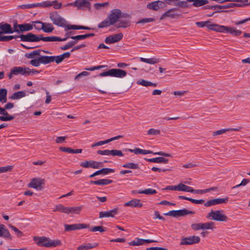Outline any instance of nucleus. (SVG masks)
I'll list each match as a JSON object with an SVG mask.
<instances>
[{
  "instance_id": "1",
  "label": "nucleus",
  "mask_w": 250,
  "mask_h": 250,
  "mask_svg": "<svg viewBox=\"0 0 250 250\" xmlns=\"http://www.w3.org/2000/svg\"><path fill=\"white\" fill-rule=\"evenodd\" d=\"M63 60V59L62 55L57 56H42L38 57L37 59H32L30 61V63L34 66L38 67L41 64L45 65L54 62L59 64L62 62Z\"/></svg>"
},
{
  "instance_id": "2",
  "label": "nucleus",
  "mask_w": 250,
  "mask_h": 250,
  "mask_svg": "<svg viewBox=\"0 0 250 250\" xmlns=\"http://www.w3.org/2000/svg\"><path fill=\"white\" fill-rule=\"evenodd\" d=\"M33 240L38 246L46 248L56 247L62 245L60 240H51L45 236H34Z\"/></svg>"
},
{
  "instance_id": "3",
  "label": "nucleus",
  "mask_w": 250,
  "mask_h": 250,
  "mask_svg": "<svg viewBox=\"0 0 250 250\" xmlns=\"http://www.w3.org/2000/svg\"><path fill=\"white\" fill-rule=\"evenodd\" d=\"M207 218L219 222H226L228 220V217L224 213L223 210H211L206 216Z\"/></svg>"
},
{
  "instance_id": "4",
  "label": "nucleus",
  "mask_w": 250,
  "mask_h": 250,
  "mask_svg": "<svg viewBox=\"0 0 250 250\" xmlns=\"http://www.w3.org/2000/svg\"><path fill=\"white\" fill-rule=\"evenodd\" d=\"M126 74V72L124 70L113 68L100 73V76L101 77L109 76L111 77L122 78L125 77Z\"/></svg>"
},
{
  "instance_id": "5",
  "label": "nucleus",
  "mask_w": 250,
  "mask_h": 250,
  "mask_svg": "<svg viewBox=\"0 0 250 250\" xmlns=\"http://www.w3.org/2000/svg\"><path fill=\"white\" fill-rule=\"evenodd\" d=\"M49 18L53 24L60 27L66 28L67 25L65 20L62 17L58 12H54L50 13Z\"/></svg>"
},
{
  "instance_id": "6",
  "label": "nucleus",
  "mask_w": 250,
  "mask_h": 250,
  "mask_svg": "<svg viewBox=\"0 0 250 250\" xmlns=\"http://www.w3.org/2000/svg\"><path fill=\"white\" fill-rule=\"evenodd\" d=\"M195 212L184 208L180 210H170L167 213H164L165 216H171L174 217L184 216L188 214H194Z\"/></svg>"
},
{
  "instance_id": "7",
  "label": "nucleus",
  "mask_w": 250,
  "mask_h": 250,
  "mask_svg": "<svg viewBox=\"0 0 250 250\" xmlns=\"http://www.w3.org/2000/svg\"><path fill=\"white\" fill-rule=\"evenodd\" d=\"M41 35H36L32 33H28L26 35L21 34L19 36V38L22 42H38L40 41Z\"/></svg>"
},
{
  "instance_id": "8",
  "label": "nucleus",
  "mask_w": 250,
  "mask_h": 250,
  "mask_svg": "<svg viewBox=\"0 0 250 250\" xmlns=\"http://www.w3.org/2000/svg\"><path fill=\"white\" fill-rule=\"evenodd\" d=\"M45 184V180L41 178H34L28 184L29 188H35L38 190H42Z\"/></svg>"
},
{
  "instance_id": "9",
  "label": "nucleus",
  "mask_w": 250,
  "mask_h": 250,
  "mask_svg": "<svg viewBox=\"0 0 250 250\" xmlns=\"http://www.w3.org/2000/svg\"><path fill=\"white\" fill-rule=\"evenodd\" d=\"M122 12L121 10L118 9H115L111 11V13L107 16V18L109 19L111 23L114 25L121 17Z\"/></svg>"
},
{
  "instance_id": "10",
  "label": "nucleus",
  "mask_w": 250,
  "mask_h": 250,
  "mask_svg": "<svg viewBox=\"0 0 250 250\" xmlns=\"http://www.w3.org/2000/svg\"><path fill=\"white\" fill-rule=\"evenodd\" d=\"M200 238L198 236H191L182 238L180 243L181 245H189L199 243Z\"/></svg>"
},
{
  "instance_id": "11",
  "label": "nucleus",
  "mask_w": 250,
  "mask_h": 250,
  "mask_svg": "<svg viewBox=\"0 0 250 250\" xmlns=\"http://www.w3.org/2000/svg\"><path fill=\"white\" fill-rule=\"evenodd\" d=\"M33 23L41 24V27H37V30H42L45 33H51L54 30L53 26L50 23L42 22L40 21H35Z\"/></svg>"
},
{
  "instance_id": "12",
  "label": "nucleus",
  "mask_w": 250,
  "mask_h": 250,
  "mask_svg": "<svg viewBox=\"0 0 250 250\" xmlns=\"http://www.w3.org/2000/svg\"><path fill=\"white\" fill-rule=\"evenodd\" d=\"M80 166L83 167H91L93 168H99L103 166L102 162H96L93 160L82 162L81 163Z\"/></svg>"
},
{
  "instance_id": "13",
  "label": "nucleus",
  "mask_w": 250,
  "mask_h": 250,
  "mask_svg": "<svg viewBox=\"0 0 250 250\" xmlns=\"http://www.w3.org/2000/svg\"><path fill=\"white\" fill-rule=\"evenodd\" d=\"M65 231H70L75 230H79L83 229L89 228V225L85 224H74L71 225L65 224L64 225Z\"/></svg>"
},
{
  "instance_id": "14",
  "label": "nucleus",
  "mask_w": 250,
  "mask_h": 250,
  "mask_svg": "<svg viewBox=\"0 0 250 250\" xmlns=\"http://www.w3.org/2000/svg\"><path fill=\"white\" fill-rule=\"evenodd\" d=\"M74 6L77 7L78 10H90L91 3L87 0H76L74 1Z\"/></svg>"
},
{
  "instance_id": "15",
  "label": "nucleus",
  "mask_w": 250,
  "mask_h": 250,
  "mask_svg": "<svg viewBox=\"0 0 250 250\" xmlns=\"http://www.w3.org/2000/svg\"><path fill=\"white\" fill-rule=\"evenodd\" d=\"M213 26H214V27H215L213 28V29L214 31L220 33H229L231 35H233V31L235 28V27H229L219 24H217V25Z\"/></svg>"
},
{
  "instance_id": "16",
  "label": "nucleus",
  "mask_w": 250,
  "mask_h": 250,
  "mask_svg": "<svg viewBox=\"0 0 250 250\" xmlns=\"http://www.w3.org/2000/svg\"><path fill=\"white\" fill-rule=\"evenodd\" d=\"M123 38V34L120 33L113 35H110L107 37L104 42L107 44L114 43L121 41Z\"/></svg>"
},
{
  "instance_id": "17",
  "label": "nucleus",
  "mask_w": 250,
  "mask_h": 250,
  "mask_svg": "<svg viewBox=\"0 0 250 250\" xmlns=\"http://www.w3.org/2000/svg\"><path fill=\"white\" fill-rule=\"evenodd\" d=\"M229 200V197H226L225 198H216L208 201L205 203L204 206L206 207H210L212 206L221 204L227 203Z\"/></svg>"
},
{
  "instance_id": "18",
  "label": "nucleus",
  "mask_w": 250,
  "mask_h": 250,
  "mask_svg": "<svg viewBox=\"0 0 250 250\" xmlns=\"http://www.w3.org/2000/svg\"><path fill=\"white\" fill-rule=\"evenodd\" d=\"M164 6V2L161 0L154 1L146 5L147 9L154 11H158L160 8H162Z\"/></svg>"
},
{
  "instance_id": "19",
  "label": "nucleus",
  "mask_w": 250,
  "mask_h": 250,
  "mask_svg": "<svg viewBox=\"0 0 250 250\" xmlns=\"http://www.w3.org/2000/svg\"><path fill=\"white\" fill-rule=\"evenodd\" d=\"M0 34H12L14 33L11 25L7 23H0Z\"/></svg>"
},
{
  "instance_id": "20",
  "label": "nucleus",
  "mask_w": 250,
  "mask_h": 250,
  "mask_svg": "<svg viewBox=\"0 0 250 250\" xmlns=\"http://www.w3.org/2000/svg\"><path fill=\"white\" fill-rule=\"evenodd\" d=\"M68 38V36H67L66 38L63 39L57 36H48L43 37L42 35H41L40 41H42L44 42H62L65 41Z\"/></svg>"
},
{
  "instance_id": "21",
  "label": "nucleus",
  "mask_w": 250,
  "mask_h": 250,
  "mask_svg": "<svg viewBox=\"0 0 250 250\" xmlns=\"http://www.w3.org/2000/svg\"><path fill=\"white\" fill-rule=\"evenodd\" d=\"M118 208H115L112 210L107 211H101L99 213V218H102L104 217H113L114 216L118 214Z\"/></svg>"
},
{
  "instance_id": "22",
  "label": "nucleus",
  "mask_w": 250,
  "mask_h": 250,
  "mask_svg": "<svg viewBox=\"0 0 250 250\" xmlns=\"http://www.w3.org/2000/svg\"><path fill=\"white\" fill-rule=\"evenodd\" d=\"M0 237L5 238L6 239L11 240L12 236L9 231L4 225H0Z\"/></svg>"
},
{
  "instance_id": "23",
  "label": "nucleus",
  "mask_w": 250,
  "mask_h": 250,
  "mask_svg": "<svg viewBox=\"0 0 250 250\" xmlns=\"http://www.w3.org/2000/svg\"><path fill=\"white\" fill-rule=\"evenodd\" d=\"M27 70H28V67H27L15 66L12 68V73L14 75L21 74L26 76Z\"/></svg>"
},
{
  "instance_id": "24",
  "label": "nucleus",
  "mask_w": 250,
  "mask_h": 250,
  "mask_svg": "<svg viewBox=\"0 0 250 250\" xmlns=\"http://www.w3.org/2000/svg\"><path fill=\"white\" fill-rule=\"evenodd\" d=\"M0 114L4 116H0V120L1 121H9L13 120L15 116L13 115H10L8 112L4 111V109L0 107Z\"/></svg>"
},
{
  "instance_id": "25",
  "label": "nucleus",
  "mask_w": 250,
  "mask_h": 250,
  "mask_svg": "<svg viewBox=\"0 0 250 250\" xmlns=\"http://www.w3.org/2000/svg\"><path fill=\"white\" fill-rule=\"evenodd\" d=\"M195 24L199 27H203L207 26L208 29L213 30V28H215L213 25H217V24L211 23L208 21H198L195 23Z\"/></svg>"
},
{
  "instance_id": "26",
  "label": "nucleus",
  "mask_w": 250,
  "mask_h": 250,
  "mask_svg": "<svg viewBox=\"0 0 250 250\" xmlns=\"http://www.w3.org/2000/svg\"><path fill=\"white\" fill-rule=\"evenodd\" d=\"M125 206H130L133 208H141L143 206V204L140 202V200L134 199L125 203Z\"/></svg>"
},
{
  "instance_id": "27",
  "label": "nucleus",
  "mask_w": 250,
  "mask_h": 250,
  "mask_svg": "<svg viewBox=\"0 0 250 250\" xmlns=\"http://www.w3.org/2000/svg\"><path fill=\"white\" fill-rule=\"evenodd\" d=\"M145 160L148 162L156 163L167 164L168 162V160L167 159L162 157H156L151 159L145 158Z\"/></svg>"
},
{
  "instance_id": "28",
  "label": "nucleus",
  "mask_w": 250,
  "mask_h": 250,
  "mask_svg": "<svg viewBox=\"0 0 250 250\" xmlns=\"http://www.w3.org/2000/svg\"><path fill=\"white\" fill-rule=\"evenodd\" d=\"M177 10L176 8H173L169 9L166 12H165L160 17V20H162L166 18L170 17L171 18H173L176 16V14L173 13V12Z\"/></svg>"
},
{
  "instance_id": "29",
  "label": "nucleus",
  "mask_w": 250,
  "mask_h": 250,
  "mask_svg": "<svg viewBox=\"0 0 250 250\" xmlns=\"http://www.w3.org/2000/svg\"><path fill=\"white\" fill-rule=\"evenodd\" d=\"M151 153H153L154 155H159L166 156V157H171V156L170 154L165 153L163 151H159V152L153 153L152 151L149 150H145V149H141V154H151Z\"/></svg>"
},
{
  "instance_id": "30",
  "label": "nucleus",
  "mask_w": 250,
  "mask_h": 250,
  "mask_svg": "<svg viewBox=\"0 0 250 250\" xmlns=\"http://www.w3.org/2000/svg\"><path fill=\"white\" fill-rule=\"evenodd\" d=\"M130 25V22L128 20H119L115 24V27L117 28H126Z\"/></svg>"
},
{
  "instance_id": "31",
  "label": "nucleus",
  "mask_w": 250,
  "mask_h": 250,
  "mask_svg": "<svg viewBox=\"0 0 250 250\" xmlns=\"http://www.w3.org/2000/svg\"><path fill=\"white\" fill-rule=\"evenodd\" d=\"M18 26L21 33L30 31L33 28V25L30 23L20 24Z\"/></svg>"
},
{
  "instance_id": "32",
  "label": "nucleus",
  "mask_w": 250,
  "mask_h": 250,
  "mask_svg": "<svg viewBox=\"0 0 250 250\" xmlns=\"http://www.w3.org/2000/svg\"><path fill=\"white\" fill-rule=\"evenodd\" d=\"M83 208L82 206L68 207L67 214H79Z\"/></svg>"
},
{
  "instance_id": "33",
  "label": "nucleus",
  "mask_w": 250,
  "mask_h": 250,
  "mask_svg": "<svg viewBox=\"0 0 250 250\" xmlns=\"http://www.w3.org/2000/svg\"><path fill=\"white\" fill-rule=\"evenodd\" d=\"M188 2H192V5L197 7L203 6L208 3V0H187Z\"/></svg>"
},
{
  "instance_id": "34",
  "label": "nucleus",
  "mask_w": 250,
  "mask_h": 250,
  "mask_svg": "<svg viewBox=\"0 0 250 250\" xmlns=\"http://www.w3.org/2000/svg\"><path fill=\"white\" fill-rule=\"evenodd\" d=\"M94 36H95L94 33H88V34H86L84 35H77L75 36H71L70 37V38L74 40H76L78 42L79 40H84L86 38L91 37H93Z\"/></svg>"
},
{
  "instance_id": "35",
  "label": "nucleus",
  "mask_w": 250,
  "mask_h": 250,
  "mask_svg": "<svg viewBox=\"0 0 250 250\" xmlns=\"http://www.w3.org/2000/svg\"><path fill=\"white\" fill-rule=\"evenodd\" d=\"M240 129H241V127H239L238 128H232L222 129L218 130H217L216 131L213 132V136L219 135L222 134L227 131H239L240 130Z\"/></svg>"
},
{
  "instance_id": "36",
  "label": "nucleus",
  "mask_w": 250,
  "mask_h": 250,
  "mask_svg": "<svg viewBox=\"0 0 250 250\" xmlns=\"http://www.w3.org/2000/svg\"><path fill=\"white\" fill-rule=\"evenodd\" d=\"M41 50L38 49L34 50L30 53H27L25 54V57L28 59H34L36 56L40 57L42 56L41 54Z\"/></svg>"
},
{
  "instance_id": "37",
  "label": "nucleus",
  "mask_w": 250,
  "mask_h": 250,
  "mask_svg": "<svg viewBox=\"0 0 250 250\" xmlns=\"http://www.w3.org/2000/svg\"><path fill=\"white\" fill-rule=\"evenodd\" d=\"M7 90L5 88L0 89V102L2 104L7 102Z\"/></svg>"
},
{
  "instance_id": "38",
  "label": "nucleus",
  "mask_w": 250,
  "mask_h": 250,
  "mask_svg": "<svg viewBox=\"0 0 250 250\" xmlns=\"http://www.w3.org/2000/svg\"><path fill=\"white\" fill-rule=\"evenodd\" d=\"M140 60L142 62H144L151 64H154L160 62V60L159 59L155 58L146 59L144 58L141 57L140 58Z\"/></svg>"
},
{
  "instance_id": "39",
  "label": "nucleus",
  "mask_w": 250,
  "mask_h": 250,
  "mask_svg": "<svg viewBox=\"0 0 250 250\" xmlns=\"http://www.w3.org/2000/svg\"><path fill=\"white\" fill-rule=\"evenodd\" d=\"M98 244H87L85 245H81L77 248V250H88L96 247Z\"/></svg>"
},
{
  "instance_id": "40",
  "label": "nucleus",
  "mask_w": 250,
  "mask_h": 250,
  "mask_svg": "<svg viewBox=\"0 0 250 250\" xmlns=\"http://www.w3.org/2000/svg\"><path fill=\"white\" fill-rule=\"evenodd\" d=\"M26 96L25 92L22 91H20L15 92L11 97V99L13 100H18L21 98H23Z\"/></svg>"
},
{
  "instance_id": "41",
  "label": "nucleus",
  "mask_w": 250,
  "mask_h": 250,
  "mask_svg": "<svg viewBox=\"0 0 250 250\" xmlns=\"http://www.w3.org/2000/svg\"><path fill=\"white\" fill-rule=\"evenodd\" d=\"M113 25L111 22L110 21L109 19L107 17L104 21L101 22L98 25V27L99 28H103L104 27H107L110 25Z\"/></svg>"
},
{
  "instance_id": "42",
  "label": "nucleus",
  "mask_w": 250,
  "mask_h": 250,
  "mask_svg": "<svg viewBox=\"0 0 250 250\" xmlns=\"http://www.w3.org/2000/svg\"><path fill=\"white\" fill-rule=\"evenodd\" d=\"M202 230L205 229H213L215 228L214 227V223L213 222H209L207 223H202Z\"/></svg>"
},
{
  "instance_id": "43",
  "label": "nucleus",
  "mask_w": 250,
  "mask_h": 250,
  "mask_svg": "<svg viewBox=\"0 0 250 250\" xmlns=\"http://www.w3.org/2000/svg\"><path fill=\"white\" fill-rule=\"evenodd\" d=\"M137 193L139 194H145L146 195H153L157 193V191L152 188H147L145 190H138Z\"/></svg>"
},
{
  "instance_id": "44",
  "label": "nucleus",
  "mask_w": 250,
  "mask_h": 250,
  "mask_svg": "<svg viewBox=\"0 0 250 250\" xmlns=\"http://www.w3.org/2000/svg\"><path fill=\"white\" fill-rule=\"evenodd\" d=\"M33 7H49L51 6L50 1H45L41 3H33Z\"/></svg>"
},
{
  "instance_id": "45",
  "label": "nucleus",
  "mask_w": 250,
  "mask_h": 250,
  "mask_svg": "<svg viewBox=\"0 0 250 250\" xmlns=\"http://www.w3.org/2000/svg\"><path fill=\"white\" fill-rule=\"evenodd\" d=\"M68 207H64L62 204H59L56 206L55 209L53 210L54 211H60L61 212L65 213L67 214Z\"/></svg>"
},
{
  "instance_id": "46",
  "label": "nucleus",
  "mask_w": 250,
  "mask_h": 250,
  "mask_svg": "<svg viewBox=\"0 0 250 250\" xmlns=\"http://www.w3.org/2000/svg\"><path fill=\"white\" fill-rule=\"evenodd\" d=\"M124 168H127L130 169H139V167L138 164L134 163H127L123 165Z\"/></svg>"
},
{
  "instance_id": "47",
  "label": "nucleus",
  "mask_w": 250,
  "mask_h": 250,
  "mask_svg": "<svg viewBox=\"0 0 250 250\" xmlns=\"http://www.w3.org/2000/svg\"><path fill=\"white\" fill-rule=\"evenodd\" d=\"M178 191L191 192L192 191V188L180 183L179 184Z\"/></svg>"
},
{
  "instance_id": "48",
  "label": "nucleus",
  "mask_w": 250,
  "mask_h": 250,
  "mask_svg": "<svg viewBox=\"0 0 250 250\" xmlns=\"http://www.w3.org/2000/svg\"><path fill=\"white\" fill-rule=\"evenodd\" d=\"M112 183H113V181L112 180L102 179L97 180L96 185L104 186L111 184Z\"/></svg>"
},
{
  "instance_id": "49",
  "label": "nucleus",
  "mask_w": 250,
  "mask_h": 250,
  "mask_svg": "<svg viewBox=\"0 0 250 250\" xmlns=\"http://www.w3.org/2000/svg\"><path fill=\"white\" fill-rule=\"evenodd\" d=\"M84 26L83 25H70L68 24L65 29V31L69 30H80L84 29Z\"/></svg>"
},
{
  "instance_id": "50",
  "label": "nucleus",
  "mask_w": 250,
  "mask_h": 250,
  "mask_svg": "<svg viewBox=\"0 0 250 250\" xmlns=\"http://www.w3.org/2000/svg\"><path fill=\"white\" fill-rule=\"evenodd\" d=\"M221 7L223 8V9H227L234 7H243V5L239 4V3H229L225 5H222V6Z\"/></svg>"
},
{
  "instance_id": "51",
  "label": "nucleus",
  "mask_w": 250,
  "mask_h": 250,
  "mask_svg": "<svg viewBox=\"0 0 250 250\" xmlns=\"http://www.w3.org/2000/svg\"><path fill=\"white\" fill-rule=\"evenodd\" d=\"M224 2L230 1V2H237V3H239L242 5L243 7L248 5V0H223Z\"/></svg>"
},
{
  "instance_id": "52",
  "label": "nucleus",
  "mask_w": 250,
  "mask_h": 250,
  "mask_svg": "<svg viewBox=\"0 0 250 250\" xmlns=\"http://www.w3.org/2000/svg\"><path fill=\"white\" fill-rule=\"evenodd\" d=\"M108 5L109 3L108 2H105L103 3H96L93 6L96 9L100 10Z\"/></svg>"
},
{
  "instance_id": "53",
  "label": "nucleus",
  "mask_w": 250,
  "mask_h": 250,
  "mask_svg": "<svg viewBox=\"0 0 250 250\" xmlns=\"http://www.w3.org/2000/svg\"><path fill=\"white\" fill-rule=\"evenodd\" d=\"M19 38V36H1V40L0 42H8L10 40H12L14 39Z\"/></svg>"
},
{
  "instance_id": "54",
  "label": "nucleus",
  "mask_w": 250,
  "mask_h": 250,
  "mask_svg": "<svg viewBox=\"0 0 250 250\" xmlns=\"http://www.w3.org/2000/svg\"><path fill=\"white\" fill-rule=\"evenodd\" d=\"M155 21V19L154 18H144L138 21L137 22V24H145L146 23L154 21Z\"/></svg>"
},
{
  "instance_id": "55",
  "label": "nucleus",
  "mask_w": 250,
  "mask_h": 250,
  "mask_svg": "<svg viewBox=\"0 0 250 250\" xmlns=\"http://www.w3.org/2000/svg\"><path fill=\"white\" fill-rule=\"evenodd\" d=\"M91 231H100V232H103L105 231V228L102 226H95L91 228L90 229Z\"/></svg>"
},
{
  "instance_id": "56",
  "label": "nucleus",
  "mask_w": 250,
  "mask_h": 250,
  "mask_svg": "<svg viewBox=\"0 0 250 250\" xmlns=\"http://www.w3.org/2000/svg\"><path fill=\"white\" fill-rule=\"evenodd\" d=\"M109 155L123 156L124 154L123 153L121 150L113 149L110 150Z\"/></svg>"
},
{
  "instance_id": "57",
  "label": "nucleus",
  "mask_w": 250,
  "mask_h": 250,
  "mask_svg": "<svg viewBox=\"0 0 250 250\" xmlns=\"http://www.w3.org/2000/svg\"><path fill=\"white\" fill-rule=\"evenodd\" d=\"M186 1H177L176 3H175V5L182 8H187L188 7V4Z\"/></svg>"
},
{
  "instance_id": "58",
  "label": "nucleus",
  "mask_w": 250,
  "mask_h": 250,
  "mask_svg": "<svg viewBox=\"0 0 250 250\" xmlns=\"http://www.w3.org/2000/svg\"><path fill=\"white\" fill-rule=\"evenodd\" d=\"M101 174L106 175L109 173H113L115 170L114 169L109 168H103L100 170Z\"/></svg>"
},
{
  "instance_id": "59",
  "label": "nucleus",
  "mask_w": 250,
  "mask_h": 250,
  "mask_svg": "<svg viewBox=\"0 0 250 250\" xmlns=\"http://www.w3.org/2000/svg\"><path fill=\"white\" fill-rule=\"evenodd\" d=\"M160 130L159 129H156L154 128H150L149 129L147 132V135H157L160 134Z\"/></svg>"
},
{
  "instance_id": "60",
  "label": "nucleus",
  "mask_w": 250,
  "mask_h": 250,
  "mask_svg": "<svg viewBox=\"0 0 250 250\" xmlns=\"http://www.w3.org/2000/svg\"><path fill=\"white\" fill-rule=\"evenodd\" d=\"M191 228L195 231L202 229V223L192 224L191 225Z\"/></svg>"
},
{
  "instance_id": "61",
  "label": "nucleus",
  "mask_w": 250,
  "mask_h": 250,
  "mask_svg": "<svg viewBox=\"0 0 250 250\" xmlns=\"http://www.w3.org/2000/svg\"><path fill=\"white\" fill-rule=\"evenodd\" d=\"M9 227L15 231L18 237H21L23 235L22 232L15 227L12 225H10Z\"/></svg>"
},
{
  "instance_id": "62",
  "label": "nucleus",
  "mask_w": 250,
  "mask_h": 250,
  "mask_svg": "<svg viewBox=\"0 0 250 250\" xmlns=\"http://www.w3.org/2000/svg\"><path fill=\"white\" fill-rule=\"evenodd\" d=\"M12 168L13 167L11 166L0 167V173L11 171L12 169Z\"/></svg>"
},
{
  "instance_id": "63",
  "label": "nucleus",
  "mask_w": 250,
  "mask_h": 250,
  "mask_svg": "<svg viewBox=\"0 0 250 250\" xmlns=\"http://www.w3.org/2000/svg\"><path fill=\"white\" fill-rule=\"evenodd\" d=\"M50 2L51 4V6H53V7L56 9L61 8L62 5L61 2H59L57 0H54L52 1H50Z\"/></svg>"
},
{
  "instance_id": "64",
  "label": "nucleus",
  "mask_w": 250,
  "mask_h": 250,
  "mask_svg": "<svg viewBox=\"0 0 250 250\" xmlns=\"http://www.w3.org/2000/svg\"><path fill=\"white\" fill-rule=\"evenodd\" d=\"M59 149L62 152H67L69 153H72V152H73V149L71 147L61 146L59 147Z\"/></svg>"
}]
</instances>
